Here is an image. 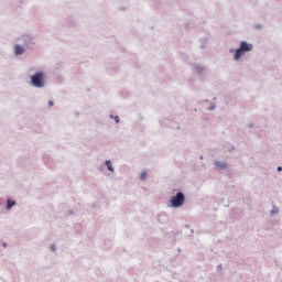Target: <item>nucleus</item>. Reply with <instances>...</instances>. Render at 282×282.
Returning <instances> with one entry per match:
<instances>
[{"mask_svg": "<svg viewBox=\"0 0 282 282\" xmlns=\"http://www.w3.org/2000/svg\"><path fill=\"white\" fill-rule=\"evenodd\" d=\"M116 122H120V117H115Z\"/></svg>", "mask_w": 282, "mask_h": 282, "instance_id": "9", "label": "nucleus"}, {"mask_svg": "<svg viewBox=\"0 0 282 282\" xmlns=\"http://www.w3.org/2000/svg\"><path fill=\"white\" fill-rule=\"evenodd\" d=\"M140 180H147V172H142V173H141Z\"/></svg>", "mask_w": 282, "mask_h": 282, "instance_id": "8", "label": "nucleus"}, {"mask_svg": "<svg viewBox=\"0 0 282 282\" xmlns=\"http://www.w3.org/2000/svg\"><path fill=\"white\" fill-rule=\"evenodd\" d=\"M106 166L108 171H113V166L111 165V161H106Z\"/></svg>", "mask_w": 282, "mask_h": 282, "instance_id": "7", "label": "nucleus"}, {"mask_svg": "<svg viewBox=\"0 0 282 282\" xmlns=\"http://www.w3.org/2000/svg\"><path fill=\"white\" fill-rule=\"evenodd\" d=\"M186 200V196L182 194V192H178L175 196L171 198V205L173 208H180L184 206V202Z\"/></svg>", "mask_w": 282, "mask_h": 282, "instance_id": "3", "label": "nucleus"}, {"mask_svg": "<svg viewBox=\"0 0 282 282\" xmlns=\"http://www.w3.org/2000/svg\"><path fill=\"white\" fill-rule=\"evenodd\" d=\"M48 105H50V107H52V106L54 105V102L50 101V104H48Z\"/></svg>", "mask_w": 282, "mask_h": 282, "instance_id": "10", "label": "nucleus"}, {"mask_svg": "<svg viewBox=\"0 0 282 282\" xmlns=\"http://www.w3.org/2000/svg\"><path fill=\"white\" fill-rule=\"evenodd\" d=\"M33 87H45V73L39 72L31 77Z\"/></svg>", "mask_w": 282, "mask_h": 282, "instance_id": "1", "label": "nucleus"}, {"mask_svg": "<svg viewBox=\"0 0 282 282\" xmlns=\"http://www.w3.org/2000/svg\"><path fill=\"white\" fill-rule=\"evenodd\" d=\"M278 171H282V167H281V166H279V167H278Z\"/></svg>", "mask_w": 282, "mask_h": 282, "instance_id": "11", "label": "nucleus"}, {"mask_svg": "<svg viewBox=\"0 0 282 282\" xmlns=\"http://www.w3.org/2000/svg\"><path fill=\"white\" fill-rule=\"evenodd\" d=\"M14 52H15V55L19 56V55L23 54L24 50L20 45H15Z\"/></svg>", "mask_w": 282, "mask_h": 282, "instance_id": "4", "label": "nucleus"}, {"mask_svg": "<svg viewBox=\"0 0 282 282\" xmlns=\"http://www.w3.org/2000/svg\"><path fill=\"white\" fill-rule=\"evenodd\" d=\"M215 165L217 166V169H220V170L226 169V166H227L226 163H221V162H219V161H216V162H215Z\"/></svg>", "mask_w": 282, "mask_h": 282, "instance_id": "5", "label": "nucleus"}, {"mask_svg": "<svg viewBox=\"0 0 282 282\" xmlns=\"http://www.w3.org/2000/svg\"><path fill=\"white\" fill-rule=\"evenodd\" d=\"M252 51V44H248V42H241L240 47L236 50L235 61H239L246 52Z\"/></svg>", "mask_w": 282, "mask_h": 282, "instance_id": "2", "label": "nucleus"}, {"mask_svg": "<svg viewBox=\"0 0 282 282\" xmlns=\"http://www.w3.org/2000/svg\"><path fill=\"white\" fill-rule=\"evenodd\" d=\"M15 204H17V202L8 200V202H7V208L10 209V208H12V206H14Z\"/></svg>", "mask_w": 282, "mask_h": 282, "instance_id": "6", "label": "nucleus"}]
</instances>
